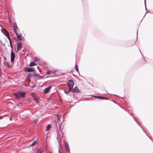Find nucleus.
<instances>
[{
  "label": "nucleus",
  "mask_w": 153,
  "mask_h": 153,
  "mask_svg": "<svg viewBox=\"0 0 153 153\" xmlns=\"http://www.w3.org/2000/svg\"><path fill=\"white\" fill-rule=\"evenodd\" d=\"M14 94L17 98L19 99L21 97L24 98L25 97L26 93L23 91L18 92L15 93Z\"/></svg>",
  "instance_id": "1"
},
{
  "label": "nucleus",
  "mask_w": 153,
  "mask_h": 153,
  "mask_svg": "<svg viewBox=\"0 0 153 153\" xmlns=\"http://www.w3.org/2000/svg\"><path fill=\"white\" fill-rule=\"evenodd\" d=\"M126 111H127L129 114L133 117L134 120H135V121H136V123H137L138 125L141 127V128L142 129V130L144 132V133L146 134L149 137L148 135L146 133V132L144 130L143 128L140 125V124L137 122V121L136 120V119L131 114V111L130 110H125Z\"/></svg>",
  "instance_id": "2"
},
{
  "label": "nucleus",
  "mask_w": 153,
  "mask_h": 153,
  "mask_svg": "<svg viewBox=\"0 0 153 153\" xmlns=\"http://www.w3.org/2000/svg\"><path fill=\"white\" fill-rule=\"evenodd\" d=\"M16 35L17 39L19 41L24 40L25 39V38L22 36V34L19 32H16Z\"/></svg>",
  "instance_id": "3"
},
{
  "label": "nucleus",
  "mask_w": 153,
  "mask_h": 153,
  "mask_svg": "<svg viewBox=\"0 0 153 153\" xmlns=\"http://www.w3.org/2000/svg\"><path fill=\"white\" fill-rule=\"evenodd\" d=\"M67 84L68 85V88L72 89L74 85V82L72 79H70L68 81Z\"/></svg>",
  "instance_id": "4"
},
{
  "label": "nucleus",
  "mask_w": 153,
  "mask_h": 153,
  "mask_svg": "<svg viewBox=\"0 0 153 153\" xmlns=\"http://www.w3.org/2000/svg\"><path fill=\"white\" fill-rule=\"evenodd\" d=\"M13 28L15 33L16 32H19L20 31L18 27L16 22H14L13 23Z\"/></svg>",
  "instance_id": "5"
},
{
  "label": "nucleus",
  "mask_w": 153,
  "mask_h": 153,
  "mask_svg": "<svg viewBox=\"0 0 153 153\" xmlns=\"http://www.w3.org/2000/svg\"><path fill=\"white\" fill-rule=\"evenodd\" d=\"M64 145L65 149L67 152L68 153H70V149L69 147V145L68 142H65L64 143Z\"/></svg>",
  "instance_id": "6"
},
{
  "label": "nucleus",
  "mask_w": 153,
  "mask_h": 153,
  "mask_svg": "<svg viewBox=\"0 0 153 153\" xmlns=\"http://www.w3.org/2000/svg\"><path fill=\"white\" fill-rule=\"evenodd\" d=\"M35 71V69L33 68H24L25 72H34Z\"/></svg>",
  "instance_id": "7"
},
{
  "label": "nucleus",
  "mask_w": 153,
  "mask_h": 153,
  "mask_svg": "<svg viewBox=\"0 0 153 153\" xmlns=\"http://www.w3.org/2000/svg\"><path fill=\"white\" fill-rule=\"evenodd\" d=\"M15 57V55L13 51H11V62L13 63L14 62V60Z\"/></svg>",
  "instance_id": "8"
},
{
  "label": "nucleus",
  "mask_w": 153,
  "mask_h": 153,
  "mask_svg": "<svg viewBox=\"0 0 153 153\" xmlns=\"http://www.w3.org/2000/svg\"><path fill=\"white\" fill-rule=\"evenodd\" d=\"M52 86L51 85H50L48 87H47L45 89H44L43 92L45 94H46L48 92L49 90H50Z\"/></svg>",
  "instance_id": "9"
},
{
  "label": "nucleus",
  "mask_w": 153,
  "mask_h": 153,
  "mask_svg": "<svg viewBox=\"0 0 153 153\" xmlns=\"http://www.w3.org/2000/svg\"><path fill=\"white\" fill-rule=\"evenodd\" d=\"M72 91L73 92L76 93H78L80 92V90L77 86L74 87V88L72 90Z\"/></svg>",
  "instance_id": "10"
},
{
  "label": "nucleus",
  "mask_w": 153,
  "mask_h": 153,
  "mask_svg": "<svg viewBox=\"0 0 153 153\" xmlns=\"http://www.w3.org/2000/svg\"><path fill=\"white\" fill-rule=\"evenodd\" d=\"M22 48V44L21 42L18 43L17 46V50L16 52H18L19 50H20Z\"/></svg>",
  "instance_id": "11"
},
{
  "label": "nucleus",
  "mask_w": 153,
  "mask_h": 153,
  "mask_svg": "<svg viewBox=\"0 0 153 153\" xmlns=\"http://www.w3.org/2000/svg\"><path fill=\"white\" fill-rule=\"evenodd\" d=\"M44 151L43 149L40 147L37 150L36 153H42L44 152Z\"/></svg>",
  "instance_id": "12"
},
{
  "label": "nucleus",
  "mask_w": 153,
  "mask_h": 153,
  "mask_svg": "<svg viewBox=\"0 0 153 153\" xmlns=\"http://www.w3.org/2000/svg\"><path fill=\"white\" fill-rule=\"evenodd\" d=\"M35 77H39L41 79H43V77L42 76H40L39 74L37 73H34V74Z\"/></svg>",
  "instance_id": "13"
},
{
  "label": "nucleus",
  "mask_w": 153,
  "mask_h": 153,
  "mask_svg": "<svg viewBox=\"0 0 153 153\" xmlns=\"http://www.w3.org/2000/svg\"><path fill=\"white\" fill-rule=\"evenodd\" d=\"M32 76V74H29L26 77V79L27 80L30 81V78Z\"/></svg>",
  "instance_id": "14"
},
{
  "label": "nucleus",
  "mask_w": 153,
  "mask_h": 153,
  "mask_svg": "<svg viewBox=\"0 0 153 153\" xmlns=\"http://www.w3.org/2000/svg\"><path fill=\"white\" fill-rule=\"evenodd\" d=\"M31 95L34 98L35 101H36L37 100H38V98L33 93L31 94Z\"/></svg>",
  "instance_id": "15"
},
{
  "label": "nucleus",
  "mask_w": 153,
  "mask_h": 153,
  "mask_svg": "<svg viewBox=\"0 0 153 153\" xmlns=\"http://www.w3.org/2000/svg\"><path fill=\"white\" fill-rule=\"evenodd\" d=\"M4 64L5 65L7 66L9 68H10V65L9 63L8 62H4Z\"/></svg>",
  "instance_id": "16"
},
{
  "label": "nucleus",
  "mask_w": 153,
  "mask_h": 153,
  "mask_svg": "<svg viewBox=\"0 0 153 153\" xmlns=\"http://www.w3.org/2000/svg\"><path fill=\"white\" fill-rule=\"evenodd\" d=\"M72 89L71 88V89H70V88H68V91H66L65 90H64V92L65 94H68V93L70 92L72 90Z\"/></svg>",
  "instance_id": "17"
},
{
  "label": "nucleus",
  "mask_w": 153,
  "mask_h": 153,
  "mask_svg": "<svg viewBox=\"0 0 153 153\" xmlns=\"http://www.w3.org/2000/svg\"><path fill=\"white\" fill-rule=\"evenodd\" d=\"M36 65V63H35L34 62H32L30 63V64H29V65H30V66H33Z\"/></svg>",
  "instance_id": "18"
},
{
  "label": "nucleus",
  "mask_w": 153,
  "mask_h": 153,
  "mask_svg": "<svg viewBox=\"0 0 153 153\" xmlns=\"http://www.w3.org/2000/svg\"><path fill=\"white\" fill-rule=\"evenodd\" d=\"M4 31H5V33H4L1 30V32H2V33L6 36H7V35H8V34H9L8 33V32L6 30H4Z\"/></svg>",
  "instance_id": "19"
},
{
  "label": "nucleus",
  "mask_w": 153,
  "mask_h": 153,
  "mask_svg": "<svg viewBox=\"0 0 153 153\" xmlns=\"http://www.w3.org/2000/svg\"><path fill=\"white\" fill-rule=\"evenodd\" d=\"M95 98H98L102 100V96H93Z\"/></svg>",
  "instance_id": "20"
},
{
  "label": "nucleus",
  "mask_w": 153,
  "mask_h": 153,
  "mask_svg": "<svg viewBox=\"0 0 153 153\" xmlns=\"http://www.w3.org/2000/svg\"><path fill=\"white\" fill-rule=\"evenodd\" d=\"M51 127V125H50V124L48 125L46 127V131H48L49 130V128Z\"/></svg>",
  "instance_id": "21"
},
{
  "label": "nucleus",
  "mask_w": 153,
  "mask_h": 153,
  "mask_svg": "<svg viewBox=\"0 0 153 153\" xmlns=\"http://www.w3.org/2000/svg\"><path fill=\"white\" fill-rule=\"evenodd\" d=\"M75 70L79 74V71L77 66L76 64L75 66Z\"/></svg>",
  "instance_id": "22"
},
{
  "label": "nucleus",
  "mask_w": 153,
  "mask_h": 153,
  "mask_svg": "<svg viewBox=\"0 0 153 153\" xmlns=\"http://www.w3.org/2000/svg\"><path fill=\"white\" fill-rule=\"evenodd\" d=\"M37 142L36 141V140L34 141L31 144V145L32 146H33L34 145H35L37 144Z\"/></svg>",
  "instance_id": "23"
},
{
  "label": "nucleus",
  "mask_w": 153,
  "mask_h": 153,
  "mask_svg": "<svg viewBox=\"0 0 153 153\" xmlns=\"http://www.w3.org/2000/svg\"><path fill=\"white\" fill-rule=\"evenodd\" d=\"M51 72H52V71H50V70L47 71V74L49 75V74H51Z\"/></svg>",
  "instance_id": "24"
},
{
  "label": "nucleus",
  "mask_w": 153,
  "mask_h": 153,
  "mask_svg": "<svg viewBox=\"0 0 153 153\" xmlns=\"http://www.w3.org/2000/svg\"><path fill=\"white\" fill-rule=\"evenodd\" d=\"M39 60V58L37 57H35L34 60L35 61H37Z\"/></svg>",
  "instance_id": "25"
},
{
  "label": "nucleus",
  "mask_w": 153,
  "mask_h": 153,
  "mask_svg": "<svg viewBox=\"0 0 153 153\" xmlns=\"http://www.w3.org/2000/svg\"><path fill=\"white\" fill-rule=\"evenodd\" d=\"M61 117V114L58 115L57 116V118L58 120H59V119Z\"/></svg>",
  "instance_id": "26"
},
{
  "label": "nucleus",
  "mask_w": 153,
  "mask_h": 153,
  "mask_svg": "<svg viewBox=\"0 0 153 153\" xmlns=\"http://www.w3.org/2000/svg\"><path fill=\"white\" fill-rule=\"evenodd\" d=\"M103 99H105L106 100H108L109 99L108 98H107L106 97H102V100H103Z\"/></svg>",
  "instance_id": "27"
},
{
  "label": "nucleus",
  "mask_w": 153,
  "mask_h": 153,
  "mask_svg": "<svg viewBox=\"0 0 153 153\" xmlns=\"http://www.w3.org/2000/svg\"><path fill=\"white\" fill-rule=\"evenodd\" d=\"M144 2H145V9H146V10H147V8L146 7V0H144Z\"/></svg>",
  "instance_id": "28"
},
{
  "label": "nucleus",
  "mask_w": 153,
  "mask_h": 153,
  "mask_svg": "<svg viewBox=\"0 0 153 153\" xmlns=\"http://www.w3.org/2000/svg\"><path fill=\"white\" fill-rule=\"evenodd\" d=\"M10 46L11 47V51H13V45H10Z\"/></svg>",
  "instance_id": "29"
},
{
  "label": "nucleus",
  "mask_w": 153,
  "mask_h": 153,
  "mask_svg": "<svg viewBox=\"0 0 153 153\" xmlns=\"http://www.w3.org/2000/svg\"><path fill=\"white\" fill-rule=\"evenodd\" d=\"M6 37H7V39H9V38H10V37L9 36V34H8V35H7V36Z\"/></svg>",
  "instance_id": "30"
},
{
  "label": "nucleus",
  "mask_w": 153,
  "mask_h": 153,
  "mask_svg": "<svg viewBox=\"0 0 153 153\" xmlns=\"http://www.w3.org/2000/svg\"><path fill=\"white\" fill-rule=\"evenodd\" d=\"M47 102H50V100L49 99H47Z\"/></svg>",
  "instance_id": "31"
},
{
  "label": "nucleus",
  "mask_w": 153,
  "mask_h": 153,
  "mask_svg": "<svg viewBox=\"0 0 153 153\" xmlns=\"http://www.w3.org/2000/svg\"><path fill=\"white\" fill-rule=\"evenodd\" d=\"M136 42V40L135 41V42H134V44H133L132 45H131V46H132L133 45H134Z\"/></svg>",
  "instance_id": "32"
},
{
  "label": "nucleus",
  "mask_w": 153,
  "mask_h": 153,
  "mask_svg": "<svg viewBox=\"0 0 153 153\" xmlns=\"http://www.w3.org/2000/svg\"><path fill=\"white\" fill-rule=\"evenodd\" d=\"M9 42H10V45H12V42L11 41H9Z\"/></svg>",
  "instance_id": "33"
},
{
  "label": "nucleus",
  "mask_w": 153,
  "mask_h": 153,
  "mask_svg": "<svg viewBox=\"0 0 153 153\" xmlns=\"http://www.w3.org/2000/svg\"><path fill=\"white\" fill-rule=\"evenodd\" d=\"M13 38H14V39H15V40L16 41L17 40V39H16V37H13Z\"/></svg>",
  "instance_id": "34"
},
{
  "label": "nucleus",
  "mask_w": 153,
  "mask_h": 153,
  "mask_svg": "<svg viewBox=\"0 0 153 153\" xmlns=\"http://www.w3.org/2000/svg\"><path fill=\"white\" fill-rule=\"evenodd\" d=\"M9 119H10V120L12 121V118H11V117H10Z\"/></svg>",
  "instance_id": "35"
},
{
  "label": "nucleus",
  "mask_w": 153,
  "mask_h": 153,
  "mask_svg": "<svg viewBox=\"0 0 153 153\" xmlns=\"http://www.w3.org/2000/svg\"><path fill=\"white\" fill-rule=\"evenodd\" d=\"M37 103V104H38V100H37L36 101H35Z\"/></svg>",
  "instance_id": "36"
},
{
  "label": "nucleus",
  "mask_w": 153,
  "mask_h": 153,
  "mask_svg": "<svg viewBox=\"0 0 153 153\" xmlns=\"http://www.w3.org/2000/svg\"><path fill=\"white\" fill-rule=\"evenodd\" d=\"M8 39L9 40V41H11V39H10V38H9V39Z\"/></svg>",
  "instance_id": "37"
},
{
  "label": "nucleus",
  "mask_w": 153,
  "mask_h": 153,
  "mask_svg": "<svg viewBox=\"0 0 153 153\" xmlns=\"http://www.w3.org/2000/svg\"><path fill=\"white\" fill-rule=\"evenodd\" d=\"M4 59L5 60H6V58L5 57H4Z\"/></svg>",
  "instance_id": "38"
},
{
  "label": "nucleus",
  "mask_w": 153,
  "mask_h": 153,
  "mask_svg": "<svg viewBox=\"0 0 153 153\" xmlns=\"http://www.w3.org/2000/svg\"><path fill=\"white\" fill-rule=\"evenodd\" d=\"M113 102H114V103L117 104H118L117 103H116L114 101H113Z\"/></svg>",
  "instance_id": "39"
},
{
  "label": "nucleus",
  "mask_w": 153,
  "mask_h": 153,
  "mask_svg": "<svg viewBox=\"0 0 153 153\" xmlns=\"http://www.w3.org/2000/svg\"><path fill=\"white\" fill-rule=\"evenodd\" d=\"M149 11H147V12H146V13H149Z\"/></svg>",
  "instance_id": "40"
},
{
  "label": "nucleus",
  "mask_w": 153,
  "mask_h": 153,
  "mask_svg": "<svg viewBox=\"0 0 153 153\" xmlns=\"http://www.w3.org/2000/svg\"><path fill=\"white\" fill-rule=\"evenodd\" d=\"M137 34H138V33H137Z\"/></svg>",
  "instance_id": "41"
},
{
  "label": "nucleus",
  "mask_w": 153,
  "mask_h": 153,
  "mask_svg": "<svg viewBox=\"0 0 153 153\" xmlns=\"http://www.w3.org/2000/svg\"><path fill=\"white\" fill-rule=\"evenodd\" d=\"M120 106V107L121 108H123V109H124V108H122V107H121V106Z\"/></svg>",
  "instance_id": "42"
},
{
  "label": "nucleus",
  "mask_w": 153,
  "mask_h": 153,
  "mask_svg": "<svg viewBox=\"0 0 153 153\" xmlns=\"http://www.w3.org/2000/svg\"><path fill=\"white\" fill-rule=\"evenodd\" d=\"M111 95H116L115 94H111Z\"/></svg>",
  "instance_id": "43"
},
{
  "label": "nucleus",
  "mask_w": 153,
  "mask_h": 153,
  "mask_svg": "<svg viewBox=\"0 0 153 153\" xmlns=\"http://www.w3.org/2000/svg\"><path fill=\"white\" fill-rule=\"evenodd\" d=\"M0 27H2V26L1 25H0Z\"/></svg>",
  "instance_id": "44"
},
{
  "label": "nucleus",
  "mask_w": 153,
  "mask_h": 153,
  "mask_svg": "<svg viewBox=\"0 0 153 153\" xmlns=\"http://www.w3.org/2000/svg\"><path fill=\"white\" fill-rule=\"evenodd\" d=\"M64 116L63 117V119H64Z\"/></svg>",
  "instance_id": "45"
},
{
  "label": "nucleus",
  "mask_w": 153,
  "mask_h": 153,
  "mask_svg": "<svg viewBox=\"0 0 153 153\" xmlns=\"http://www.w3.org/2000/svg\"><path fill=\"white\" fill-rule=\"evenodd\" d=\"M139 49V51H140V52L141 53V51H140V49Z\"/></svg>",
  "instance_id": "46"
},
{
  "label": "nucleus",
  "mask_w": 153,
  "mask_h": 153,
  "mask_svg": "<svg viewBox=\"0 0 153 153\" xmlns=\"http://www.w3.org/2000/svg\"><path fill=\"white\" fill-rule=\"evenodd\" d=\"M145 15H146V14L145 15H144V17L145 16Z\"/></svg>",
  "instance_id": "47"
},
{
  "label": "nucleus",
  "mask_w": 153,
  "mask_h": 153,
  "mask_svg": "<svg viewBox=\"0 0 153 153\" xmlns=\"http://www.w3.org/2000/svg\"><path fill=\"white\" fill-rule=\"evenodd\" d=\"M145 15H146V14L145 15H144V17L145 16Z\"/></svg>",
  "instance_id": "48"
},
{
  "label": "nucleus",
  "mask_w": 153,
  "mask_h": 153,
  "mask_svg": "<svg viewBox=\"0 0 153 153\" xmlns=\"http://www.w3.org/2000/svg\"><path fill=\"white\" fill-rule=\"evenodd\" d=\"M145 15H146V14L145 15H144V17L145 16Z\"/></svg>",
  "instance_id": "49"
},
{
  "label": "nucleus",
  "mask_w": 153,
  "mask_h": 153,
  "mask_svg": "<svg viewBox=\"0 0 153 153\" xmlns=\"http://www.w3.org/2000/svg\"><path fill=\"white\" fill-rule=\"evenodd\" d=\"M59 153H60L59 152Z\"/></svg>",
  "instance_id": "50"
}]
</instances>
